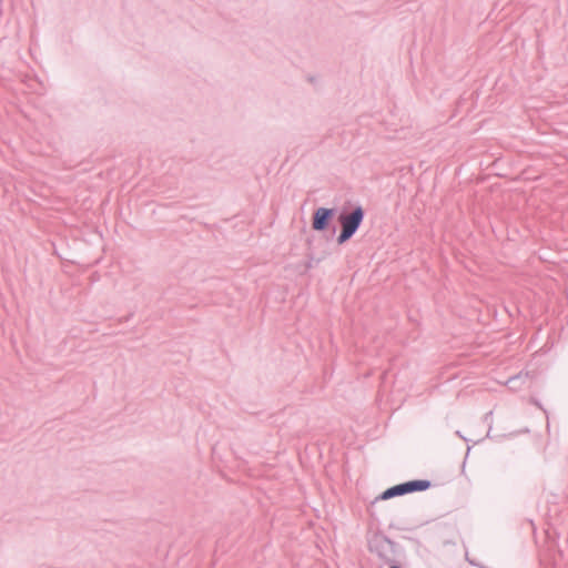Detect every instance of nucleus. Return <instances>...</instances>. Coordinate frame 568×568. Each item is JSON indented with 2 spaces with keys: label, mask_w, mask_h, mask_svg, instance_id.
Listing matches in <instances>:
<instances>
[{
  "label": "nucleus",
  "mask_w": 568,
  "mask_h": 568,
  "mask_svg": "<svg viewBox=\"0 0 568 568\" xmlns=\"http://www.w3.org/2000/svg\"><path fill=\"white\" fill-rule=\"evenodd\" d=\"M365 219V210L361 204L351 205L349 202L339 210L337 222L341 225L339 234L336 237L338 245L348 242L359 230Z\"/></svg>",
  "instance_id": "f257e3e1"
},
{
  "label": "nucleus",
  "mask_w": 568,
  "mask_h": 568,
  "mask_svg": "<svg viewBox=\"0 0 568 568\" xmlns=\"http://www.w3.org/2000/svg\"><path fill=\"white\" fill-rule=\"evenodd\" d=\"M368 549L388 567L405 556L404 548L381 531L375 532L368 539Z\"/></svg>",
  "instance_id": "f03ea898"
},
{
  "label": "nucleus",
  "mask_w": 568,
  "mask_h": 568,
  "mask_svg": "<svg viewBox=\"0 0 568 568\" xmlns=\"http://www.w3.org/2000/svg\"><path fill=\"white\" fill-rule=\"evenodd\" d=\"M336 207H317L314 210L312 214L311 225L312 229L316 232L327 231L333 222V219L337 214Z\"/></svg>",
  "instance_id": "7ed1b4c3"
},
{
  "label": "nucleus",
  "mask_w": 568,
  "mask_h": 568,
  "mask_svg": "<svg viewBox=\"0 0 568 568\" xmlns=\"http://www.w3.org/2000/svg\"><path fill=\"white\" fill-rule=\"evenodd\" d=\"M400 484L405 495L425 491L433 486L429 479H412Z\"/></svg>",
  "instance_id": "20e7f679"
},
{
  "label": "nucleus",
  "mask_w": 568,
  "mask_h": 568,
  "mask_svg": "<svg viewBox=\"0 0 568 568\" xmlns=\"http://www.w3.org/2000/svg\"><path fill=\"white\" fill-rule=\"evenodd\" d=\"M404 490H403V487H402V484H397V485H394L392 487H388L387 489H385L381 495H378L375 500L372 503L371 506H374V504L376 501H379V500H388L390 498H394V497H399V496H404Z\"/></svg>",
  "instance_id": "39448f33"
},
{
  "label": "nucleus",
  "mask_w": 568,
  "mask_h": 568,
  "mask_svg": "<svg viewBox=\"0 0 568 568\" xmlns=\"http://www.w3.org/2000/svg\"><path fill=\"white\" fill-rule=\"evenodd\" d=\"M523 378L524 377L521 374L515 375L507 381L506 385L508 386L509 389L516 392L520 389Z\"/></svg>",
  "instance_id": "423d86ee"
},
{
  "label": "nucleus",
  "mask_w": 568,
  "mask_h": 568,
  "mask_svg": "<svg viewBox=\"0 0 568 568\" xmlns=\"http://www.w3.org/2000/svg\"><path fill=\"white\" fill-rule=\"evenodd\" d=\"M534 404H535L536 406H538L539 408H542V407H541V405L539 404V402H537L536 399H534Z\"/></svg>",
  "instance_id": "0eeeda50"
},
{
  "label": "nucleus",
  "mask_w": 568,
  "mask_h": 568,
  "mask_svg": "<svg viewBox=\"0 0 568 568\" xmlns=\"http://www.w3.org/2000/svg\"><path fill=\"white\" fill-rule=\"evenodd\" d=\"M336 233V227L333 225L332 226V234H335Z\"/></svg>",
  "instance_id": "6e6552de"
},
{
  "label": "nucleus",
  "mask_w": 568,
  "mask_h": 568,
  "mask_svg": "<svg viewBox=\"0 0 568 568\" xmlns=\"http://www.w3.org/2000/svg\"><path fill=\"white\" fill-rule=\"evenodd\" d=\"M306 267H307V268H311V267H312V263H311V262H310V263H307Z\"/></svg>",
  "instance_id": "1a4fd4ad"
}]
</instances>
